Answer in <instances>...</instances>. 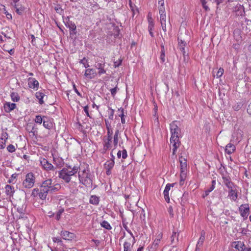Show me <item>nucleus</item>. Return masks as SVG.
Wrapping results in <instances>:
<instances>
[{
  "label": "nucleus",
  "instance_id": "nucleus-1",
  "mask_svg": "<svg viewBox=\"0 0 251 251\" xmlns=\"http://www.w3.org/2000/svg\"><path fill=\"white\" fill-rule=\"evenodd\" d=\"M176 121H174L170 125L171 132L170 142L173 147V155H176L177 149L180 145L179 138L181 137L180 129L176 125Z\"/></svg>",
  "mask_w": 251,
  "mask_h": 251
},
{
  "label": "nucleus",
  "instance_id": "nucleus-2",
  "mask_svg": "<svg viewBox=\"0 0 251 251\" xmlns=\"http://www.w3.org/2000/svg\"><path fill=\"white\" fill-rule=\"evenodd\" d=\"M66 167L58 172V177L62 179L66 183H68L71 180V176L78 171V167L74 166L72 168L71 166L69 165H66Z\"/></svg>",
  "mask_w": 251,
  "mask_h": 251
},
{
  "label": "nucleus",
  "instance_id": "nucleus-3",
  "mask_svg": "<svg viewBox=\"0 0 251 251\" xmlns=\"http://www.w3.org/2000/svg\"><path fill=\"white\" fill-rule=\"evenodd\" d=\"M78 178L80 183L87 187H92L93 176L91 174L88 167L81 172H79Z\"/></svg>",
  "mask_w": 251,
  "mask_h": 251
},
{
  "label": "nucleus",
  "instance_id": "nucleus-4",
  "mask_svg": "<svg viewBox=\"0 0 251 251\" xmlns=\"http://www.w3.org/2000/svg\"><path fill=\"white\" fill-rule=\"evenodd\" d=\"M35 182V176L32 173H29L25 175L22 185L25 188H32Z\"/></svg>",
  "mask_w": 251,
  "mask_h": 251
},
{
  "label": "nucleus",
  "instance_id": "nucleus-5",
  "mask_svg": "<svg viewBox=\"0 0 251 251\" xmlns=\"http://www.w3.org/2000/svg\"><path fill=\"white\" fill-rule=\"evenodd\" d=\"M239 211L244 220L247 219L250 213V206L248 204H242L239 207Z\"/></svg>",
  "mask_w": 251,
  "mask_h": 251
},
{
  "label": "nucleus",
  "instance_id": "nucleus-6",
  "mask_svg": "<svg viewBox=\"0 0 251 251\" xmlns=\"http://www.w3.org/2000/svg\"><path fill=\"white\" fill-rule=\"evenodd\" d=\"M65 25L69 28L70 33L71 37L73 38H75L74 36L76 34V26L75 24L68 19V20L65 23Z\"/></svg>",
  "mask_w": 251,
  "mask_h": 251
},
{
  "label": "nucleus",
  "instance_id": "nucleus-7",
  "mask_svg": "<svg viewBox=\"0 0 251 251\" xmlns=\"http://www.w3.org/2000/svg\"><path fill=\"white\" fill-rule=\"evenodd\" d=\"M148 22L149 23L148 30L150 35L153 37L152 30L154 26V19L152 17V14L151 12H149L148 15Z\"/></svg>",
  "mask_w": 251,
  "mask_h": 251
},
{
  "label": "nucleus",
  "instance_id": "nucleus-8",
  "mask_svg": "<svg viewBox=\"0 0 251 251\" xmlns=\"http://www.w3.org/2000/svg\"><path fill=\"white\" fill-rule=\"evenodd\" d=\"M40 164L43 168L46 171L54 170L55 168L54 166L45 158H43L40 160Z\"/></svg>",
  "mask_w": 251,
  "mask_h": 251
},
{
  "label": "nucleus",
  "instance_id": "nucleus-9",
  "mask_svg": "<svg viewBox=\"0 0 251 251\" xmlns=\"http://www.w3.org/2000/svg\"><path fill=\"white\" fill-rule=\"evenodd\" d=\"M60 235L62 238L66 240H72L75 237L74 233L66 230L61 231Z\"/></svg>",
  "mask_w": 251,
  "mask_h": 251
},
{
  "label": "nucleus",
  "instance_id": "nucleus-10",
  "mask_svg": "<svg viewBox=\"0 0 251 251\" xmlns=\"http://www.w3.org/2000/svg\"><path fill=\"white\" fill-rule=\"evenodd\" d=\"M28 85L29 88L37 90L39 88V83L35 78L29 77L28 79Z\"/></svg>",
  "mask_w": 251,
  "mask_h": 251
},
{
  "label": "nucleus",
  "instance_id": "nucleus-11",
  "mask_svg": "<svg viewBox=\"0 0 251 251\" xmlns=\"http://www.w3.org/2000/svg\"><path fill=\"white\" fill-rule=\"evenodd\" d=\"M39 189V198L41 200H45L48 194L49 193V189L47 187H45L41 185Z\"/></svg>",
  "mask_w": 251,
  "mask_h": 251
},
{
  "label": "nucleus",
  "instance_id": "nucleus-12",
  "mask_svg": "<svg viewBox=\"0 0 251 251\" xmlns=\"http://www.w3.org/2000/svg\"><path fill=\"white\" fill-rule=\"evenodd\" d=\"M112 137L109 136H104L103 139V149L105 151L107 150L111 147V141Z\"/></svg>",
  "mask_w": 251,
  "mask_h": 251
},
{
  "label": "nucleus",
  "instance_id": "nucleus-13",
  "mask_svg": "<svg viewBox=\"0 0 251 251\" xmlns=\"http://www.w3.org/2000/svg\"><path fill=\"white\" fill-rule=\"evenodd\" d=\"M95 67L99 70L98 74L99 75H101L106 73V70L104 69V62L102 61L101 62H96Z\"/></svg>",
  "mask_w": 251,
  "mask_h": 251
},
{
  "label": "nucleus",
  "instance_id": "nucleus-14",
  "mask_svg": "<svg viewBox=\"0 0 251 251\" xmlns=\"http://www.w3.org/2000/svg\"><path fill=\"white\" fill-rule=\"evenodd\" d=\"M180 165V173H182V177H185V173H186L187 162L185 158H181L179 159Z\"/></svg>",
  "mask_w": 251,
  "mask_h": 251
},
{
  "label": "nucleus",
  "instance_id": "nucleus-15",
  "mask_svg": "<svg viewBox=\"0 0 251 251\" xmlns=\"http://www.w3.org/2000/svg\"><path fill=\"white\" fill-rule=\"evenodd\" d=\"M84 75L87 78L92 79L96 76L97 73L94 69H87L85 70Z\"/></svg>",
  "mask_w": 251,
  "mask_h": 251
},
{
  "label": "nucleus",
  "instance_id": "nucleus-16",
  "mask_svg": "<svg viewBox=\"0 0 251 251\" xmlns=\"http://www.w3.org/2000/svg\"><path fill=\"white\" fill-rule=\"evenodd\" d=\"M222 179L223 183L227 188L231 187V185H232L233 183L231 181V178L229 175L227 174L223 175Z\"/></svg>",
  "mask_w": 251,
  "mask_h": 251
},
{
  "label": "nucleus",
  "instance_id": "nucleus-17",
  "mask_svg": "<svg viewBox=\"0 0 251 251\" xmlns=\"http://www.w3.org/2000/svg\"><path fill=\"white\" fill-rule=\"evenodd\" d=\"M3 107L4 111L7 113H9L16 108V104L14 103L6 102L4 103Z\"/></svg>",
  "mask_w": 251,
  "mask_h": 251
},
{
  "label": "nucleus",
  "instance_id": "nucleus-18",
  "mask_svg": "<svg viewBox=\"0 0 251 251\" xmlns=\"http://www.w3.org/2000/svg\"><path fill=\"white\" fill-rule=\"evenodd\" d=\"M236 150V147L234 145L231 143L227 144L225 149V152L228 154H231L233 153Z\"/></svg>",
  "mask_w": 251,
  "mask_h": 251
},
{
  "label": "nucleus",
  "instance_id": "nucleus-19",
  "mask_svg": "<svg viewBox=\"0 0 251 251\" xmlns=\"http://www.w3.org/2000/svg\"><path fill=\"white\" fill-rule=\"evenodd\" d=\"M233 11L237 16H242L244 12V7L239 4H237L233 8Z\"/></svg>",
  "mask_w": 251,
  "mask_h": 251
},
{
  "label": "nucleus",
  "instance_id": "nucleus-20",
  "mask_svg": "<svg viewBox=\"0 0 251 251\" xmlns=\"http://www.w3.org/2000/svg\"><path fill=\"white\" fill-rule=\"evenodd\" d=\"M53 163L58 168H61L63 166L64 162V160L61 157H54L53 158Z\"/></svg>",
  "mask_w": 251,
  "mask_h": 251
},
{
  "label": "nucleus",
  "instance_id": "nucleus-21",
  "mask_svg": "<svg viewBox=\"0 0 251 251\" xmlns=\"http://www.w3.org/2000/svg\"><path fill=\"white\" fill-rule=\"evenodd\" d=\"M5 189L6 194L7 196H9L10 197L13 196L15 192L14 188L13 186L7 184L5 187Z\"/></svg>",
  "mask_w": 251,
  "mask_h": 251
},
{
  "label": "nucleus",
  "instance_id": "nucleus-22",
  "mask_svg": "<svg viewBox=\"0 0 251 251\" xmlns=\"http://www.w3.org/2000/svg\"><path fill=\"white\" fill-rule=\"evenodd\" d=\"M216 185V181L215 180H213L211 182V186L208 189H207L205 192L202 195V197L203 198L207 197L210 192H212L215 188Z\"/></svg>",
  "mask_w": 251,
  "mask_h": 251
},
{
  "label": "nucleus",
  "instance_id": "nucleus-23",
  "mask_svg": "<svg viewBox=\"0 0 251 251\" xmlns=\"http://www.w3.org/2000/svg\"><path fill=\"white\" fill-rule=\"evenodd\" d=\"M43 123V126L48 129L51 128L53 126L52 123L47 117H44Z\"/></svg>",
  "mask_w": 251,
  "mask_h": 251
},
{
  "label": "nucleus",
  "instance_id": "nucleus-24",
  "mask_svg": "<svg viewBox=\"0 0 251 251\" xmlns=\"http://www.w3.org/2000/svg\"><path fill=\"white\" fill-rule=\"evenodd\" d=\"M45 96V94L41 91L37 92L35 93V97L39 100V103L40 104H43L44 103L43 98Z\"/></svg>",
  "mask_w": 251,
  "mask_h": 251
},
{
  "label": "nucleus",
  "instance_id": "nucleus-25",
  "mask_svg": "<svg viewBox=\"0 0 251 251\" xmlns=\"http://www.w3.org/2000/svg\"><path fill=\"white\" fill-rule=\"evenodd\" d=\"M228 196L230 198V199L233 201H235L238 197L237 191L236 189L235 190H231V191H228Z\"/></svg>",
  "mask_w": 251,
  "mask_h": 251
},
{
  "label": "nucleus",
  "instance_id": "nucleus-26",
  "mask_svg": "<svg viewBox=\"0 0 251 251\" xmlns=\"http://www.w3.org/2000/svg\"><path fill=\"white\" fill-rule=\"evenodd\" d=\"M61 188V186L58 183H56L55 184L52 185L50 186L49 189V193H53L56 192H57L59 191Z\"/></svg>",
  "mask_w": 251,
  "mask_h": 251
},
{
  "label": "nucleus",
  "instance_id": "nucleus-27",
  "mask_svg": "<svg viewBox=\"0 0 251 251\" xmlns=\"http://www.w3.org/2000/svg\"><path fill=\"white\" fill-rule=\"evenodd\" d=\"M99 197L96 196V195H92L90 197L89 202L91 204L97 205L99 204Z\"/></svg>",
  "mask_w": 251,
  "mask_h": 251
},
{
  "label": "nucleus",
  "instance_id": "nucleus-28",
  "mask_svg": "<svg viewBox=\"0 0 251 251\" xmlns=\"http://www.w3.org/2000/svg\"><path fill=\"white\" fill-rule=\"evenodd\" d=\"M119 134V130L118 129H117L115 132V134L114 135L113 137V144L114 146V149L116 148L118 145V141H119V138L118 136Z\"/></svg>",
  "mask_w": 251,
  "mask_h": 251
},
{
  "label": "nucleus",
  "instance_id": "nucleus-29",
  "mask_svg": "<svg viewBox=\"0 0 251 251\" xmlns=\"http://www.w3.org/2000/svg\"><path fill=\"white\" fill-rule=\"evenodd\" d=\"M115 162L113 160H109L104 164L105 169H112L114 166Z\"/></svg>",
  "mask_w": 251,
  "mask_h": 251
},
{
  "label": "nucleus",
  "instance_id": "nucleus-30",
  "mask_svg": "<svg viewBox=\"0 0 251 251\" xmlns=\"http://www.w3.org/2000/svg\"><path fill=\"white\" fill-rule=\"evenodd\" d=\"M205 235V233L204 232H202L201 233V236L200 237V238L198 241L197 244L196 250H197L199 247H200L202 245L203 241L205 239V235Z\"/></svg>",
  "mask_w": 251,
  "mask_h": 251
},
{
  "label": "nucleus",
  "instance_id": "nucleus-31",
  "mask_svg": "<svg viewBox=\"0 0 251 251\" xmlns=\"http://www.w3.org/2000/svg\"><path fill=\"white\" fill-rule=\"evenodd\" d=\"M160 23L162 29L164 31L166 30V14H161L160 15Z\"/></svg>",
  "mask_w": 251,
  "mask_h": 251
},
{
  "label": "nucleus",
  "instance_id": "nucleus-32",
  "mask_svg": "<svg viewBox=\"0 0 251 251\" xmlns=\"http://www.w3.org/2000/svg\"><path fill=\"white\" fill-rule=\"evenodd\" d=\"M241 246H244V242L240 241L233 242V246L236 249L238 250V251H240V250L241 248Z\"/></svg>",
  "mask_w": 251,
  "mask_h": 251
},
{
  "label": "nucleus",
  "instance_id": "nucleus-33",
  "mask_svg": "<svg viewBox=\"0 0 251 251\" xmlns=\"http://www.w3.org/2000/svg\"><path fill=\"white\" fill-rule=\"evenodd\" d=\"M118 111L120 112V114L119 115V117L121 118V122L123 124L126 123V120L125 119V115L124 114V109L123 108H121L118 109Z\"/></svg>",
  "mask_w": 251,
  "mask_h": 251
},
{
  "label": "nucleus",
  "instance_id": "nucleus-34",
  "mask_svg": "<svg viewBox=\"0 0 251 251\" xmlns=\"http://www.w3.org/2000/svg\"><path fill=\"white\" fill-rule=\"evenodd\" d=\"M158 3V4H161L160 7L159 8L160 15H161V14H165V10L164 7L163 6L164 0H159Z\"/></svg>",
  "mask_w": 251,
  "mask_h": 251
},
{
  "label": "nucleus",
  "instance_id": "nucleus-35",
  "mask_svg": "<svg viewBox=\"0 0 251 251\" xmlns=\"http://www.w3.org/2000/svg\"><path fill=\"white\" fill-rule=\"evenodd\" d=\"M52 179H48L45 181H44L42 183V185L45 187H47L48 189L50 188V186L52 184Z\"/></svg>",
  "mask_w": 251,
  "mask_h": 251
},
{
  "label": "nucleus",
  "instance_id": "nucleus-36",
  "mask_svg": "<svg viewBox=\"0 0 251 251\" xmlns=\"http://www.w3.org/2000/svg\"><path fill=\"white\" fill-rule=\"evenodd\" d=\"M11 100L14 102H17L20 100V97L16 93L12 92L11 95Z\"/></svg>",
  "mask_w": 251,
  "mask_h": 251
},
{
  "label": "nucleus",
  "instance_id": "nucleus-37",
  "mask_svg": "<svg viewBox=\"0 0 251 251\" xmlns=\"http://www.w3.org/2000/svg\"><path fill=\"white\" fill-rule=\"evenodd\" d=\"M101 226L106 229L110 230L112 228L111 226L106 221H103L100 223Z\"/></svg>",
  "mask_w": 251,
  "mask_h": 251
},
{
  "label": "nucleus",
  "instance_id": "nucleus-38",
  "mask_svg": "<svg viewBox=\"0 0 251 251\" xmlns=\"http://www.w3.org/2000/svg\"><path fill=\"white\" fill-rule=\"evenodd\" d=\"M161 50L160 52V59L162 62H164L165 61V50H164V48L163 45L161 46Z\"/></svg>",
  "mask_w": 251,
  "mask_h": 251
},
{
  "label": "nucleus",
  "instance_id": "nucleus-39",
  "mask_svg": "<svg viewBox=\"0 0 251 251\" xmlns=\"http://www.w3.org/2000/svg\"><path fill=\"white\" fill-rule=\"evenodd\" d=\"M178 237H179V233L174 231L173 232V234L171 236L172 242H174L175 240H176V242L178 241Z\"/></svg>",
  "mask_w": 251,
  "mask_h": 251
},
{
  "label": "nucleus",
  "instance_id": "nucleus-40",
  "mask_svg": "<svg viewBox=\"0 0 251 251\" xmlns=\"http://www.w3.org/2000/svg\"><path fill=\"white\" fill-rule=\"evenodd\" d=\"M140 215V218L141 220H144L145 219V212L143 209L140 208L138 212Z\"/></svg>",
  "mask_w": 251,
  "mask_h": 251
},
{
  "label": "nucleus",
  "instance_id": "nucleus-41",
  "mask_svg": "<svg viewBox=\"0 0 251 251\" xmlns=\"http://www.w3.org/2000/svg\"><path fill=\"white\" fill-rule=\"evenodd\" d=\"M108 118L110 120H112L113 119L114 110L110 107H108Z\"/></svg>",
  "mask_w": 251,
  "mask_h": 251
},
{
  "label": "nucleus",
  "instance_id": "nucleus-42",
  "mask_svg": "<svg viewBox=\"0 0 251 251\" xmlns=\"http://www.w3.org/2000/svg\"><path fill=\"white\" fill-rule=\"evenodd\" d=\"M79 63L80 64H82L85 68H87L89 67V65L88 63V60L85 57H84L82 59L80 60L79 61Z\"/></svg>",
  "mask_w": 251,
  "mask_h": 251
},
{
  "label": "nucleus",
  "instance_id": "nucleus-43",
  "mask_svg": "<svg viewBox=\"0 0 251 251\" xmlns=\"http://www.w3.org/2000/svg\"><path fill=\"white\" fill-rule=\"evenodd\" d=\"M52 241L54 243H57L61 246H64L62 241L59 238L54 237L52 238Z\"/></svg>",
  "mask_w": 251,
  "mask_h": 251
},
{
  "label": "nucleus",
  "instance_id": "nucleus-44",
  "mask_svg": "<svg viewBox=\"0 0 251 251\" xmlns=\"http://www.w3.org/2000/svg\"><path fill=\"white\" fill-rule=\"evenodd\" d=\"M130 246L131 244L130 242H125L124 244V251H130Z\"/></svg>",
  "mask_w": 251,
  "mask_h": 251
},
{
  "label": "nucleus",
  "instance_id": "nucleus-45",
  "mask_svg": "<svg viewBox=\"0 0 251 251\" xmlns=\"http://www.w3.org/2000/svg\"><path fill=\"white\" fill-rule=\"evenodd\" d=\"M186 45L184 44H178V47L180 50L183 53L184 57L186 55V52L185 50V47Z\"/></svg>",
  "mask_w": 251,
  "mask_h": 251
},
{
  "label": "nucleus",
  "instance_id": "nucleus-46",
  "mask_svg": "<svg viewBox=\"0 0 251 251\" xmlns=\"http://www.w3.org/2000/svg\"><path fill=\"white\" fill-rule=\"evenodd\" d=\"M39 189L38 188H34L32 192L31 196L33 197H36L38 195L39 196Z\"/></svg>",
  "mask_w": 251,
  "mask_h": 251
},
{
  "label": "nucleus",
  "instance_id": "nucleus-47",
  "mask_svg": "<svg viewBox=\"0 0 251 251\" xmlns=\"http://www.w3.org/2000/svg\"><path fill=\"white\" fill-rule=\"evenodd\" d=\"M14 8L16 9V12L19 15H21L24 11V9L22 7L18 8L17 4H14Z\"/></svg>",
  "mask_w": 251,
  "mask_h": 251
},
{
  "label": "nucleus",
  "instance_id": "nucleus-48",
  "mask_svg": "<svg viewBox=\"0 0 251 251\" xmlns=\"http://www.w3.org/2000/svg\"><path fill=\"white\" fill-rule=\"evenodd\" d=\"M35 122L39 124H41L42 122H43V118H42L41 116L40 115H37L36 116L35 119Z\"/></svg>",
  "mask_w": 251,
  "mask_h": 251
},
{
  "label": "nucleus",
  "instance_id": "nucleus-49",
  "mask_svg": "<svg viewBox=\"0 0 251 251\" xmlns=\"http://www.w3.org/2000/svg\"><path fill=\"white\" fill-rule=\"evenodd\" d=\"M164 197L165 201L169 203L170 202V198L169 196V191L164 190L163 192Z\"/></svg>",
  "mask_w": 251,
  "mask_h": 251
},
{
  "label": "nucleus",
  "instance_id": "nucleus-50",
  "mask_svg": "<svg viewBox=\"0 0 251 251\" xmlns=\"http://www.w3.org/2000/svg\"><path fill=\"white\" fill-rule=\"evenodd\" d=\"M224 73V69L222 68H220L218 72H217V74L215 75V76L217 77V78H219L221 76H222V75H223Z\"/></svg>",
  "mask_w": 251,
  "mask_h": 251
},
{
  "label": "nucleus",
  "instance_id": "nucleus-51",
  "mask_svg": "<svg viewBox=\"0 0 251 251\" xmlns=\"http://www.w3.org/2000/svg\"><path fill=\"white\" fill-rule=\"evenodd\" d=\"M64 211V209H60L59 210V211L57 212L56 216H55V219L57 220V221H59L60 219V216L61 215V214L63 213V212Z\"/></svg>",
  "mask_w": 251,
  "mask_h": 251
},
{
  "label": "nucleus",
  "instance_id": "nucleus-52",
  "mask_svg": "<svg viewBox=\"0 0 251 251\" xmlns=\"http://www.w3.org/2000/svg\"><path fill=\"white\" fill-rule=\"evenodd\" d=\"M200 1L202 4L203 8L206 10L208 11L209 10L208 6L206 5V1L205 0H200Z\"/></svg>",
  "mask_w": 251,
  "mask_h": 251
},
{
  "label": "nucleus",
  "instance_id": "nucleus-53",
  "mask_svg": "<svg viewBox=\"0 0 251 251\" xmlns=\"http://www.w3.org/2000/svg\"><path fill=\"white\" fill-rule=\"evenodd\" d=\"M157 243L154 242L153 244L149 247V251H156Z\"/></svg>",
  "mask_w": 251,
  "mask_h": 251
},
{
  "label": "nucleus",
  "instance_id": "nucleus-54",
  "mask_svg": "<svg viewBox=\"0 0 251 251\" xmlns=\"http://www.w3.org/2000/svg\"><path fill=\"white\" fill-rule=\"evenodd\" d=\"M54 10L58 13L61 14L63 12V10L62 9L60 5H57L54 7Z\"/></svg>",
  "mask_w": 251,
  "mask_h": 251
},
{
  "label": "nucleus",
  "instance_id": "nucleus-55",
  "mask_svg": "<svg viewBox=\"0 0 251 251\" xmlns=\"http://www.w3.org/2000/svg\"><path fill=\"white\" fill-rule=\"evenodd\" d=\"M7 150L9 152H13L15 151V148L13 145L10 144L7 146Z\"/></svg>",
  "mask_w": 251,
  "mask_h": 251
},
{
  "label": "nucleus",
  "instance_id": "nucleus-56",
  "mask_svg": "<svg viewBox=\"0 0 251 251\" xmlns=\"http://www.w3.org/2000/svg\"><path fill=\"white\" fill-rule=\"evenodd\" d=\"M180 179L179 183H180V185H182L184 184V181L186 177V173H185V177H182V173H180Z\"/></svg>",
  "mask_w": 251,
  "mask_h": 251
},
{
  "label": "nucleus",
  "instance_id": "nucleus-57",
  "mask_svg": "<svg viewBox=\"0 0 251 251\" xmlns=\"http://www.w3.org/2000/svg\"><path fill=\"white\" fill-rule=\"evenodd\" d=\"M8 139V133L6 132H2L1 134V137L0 138V139L2 141H6V140Z\"/></svg>",
  "mask_w": 251,
  "mask_h": 251
},
{
  "label": "nucleus",
  "instance_id": "nucleus-58",
  "mask_svg": "<svg viewBox=\"0 0 251 251\" xmlns=\"http://www.w3.org/2000/svg\"><path fill=\"white\" fill-rule=\"evenodd\" d=\"M117 89H118V88H117V86H116L115 87L112 88L110 90V91L111 92V95L113 97L115 96V95L117 93Z\"/></svg>",
  "mask_w": 251,
  "mask_h": 251
},
{
  "label": "nucleus",
  "instance_id": "nucleus-59",
  "mask_svg": "<svg viewBox=\"0 0 251 251\" xmlns=\"http://www.w3.org/2000/svg\"><path fill=\"white\" fill-rule=\"evenodd\" d=\"M106 129L107 130V136H109L112 137L113 131H112V128L110 127V128H106Z\"/></svg>",
  "mask_w": 251,
  "mask_h": 251
},
{
  "label": "nucleus",
  "instance_id": "nucleus-60",
  "mask_svg": "<svg viewBox=\"0 0 251 251\" xmlns=\"http://www.w3.org/2000/svg\"><path fill=\"white\" fill-rule=\"evenodd\" d=\"M127 156V151L126 149H123L122 151V158L126 159Z\"/></svg>",
  "mask_w": 251,
  "mask_h": 251
},
{
  "label": "nucleus",
  "instance_id": "nucleus-61",
  "mask_svg": "<svg viewBox=\"0 0 251 251\" xmlns=\"http://www.w3.org/2000/svg\"><path fill=\"white\" fill-rule=\"evenodd\" d=\"M84 111L88 117H90L89 113V107L87 105L84 107Z\"/></svg>",
  "mask_w": 251,
  "mask_h": 251
},
{
  "label": "nucleus",
  "instance_id": "nucleus-62",
  "mask_svg": "<svg viewBox=\"0 0 251 251\" xmlns=\"http://www.w3.org/2000/svg\"><path fill=\"white\" fill-rule=\"evenodd\" d=\"M152 102H153L154 106V115L155 116L157 113V105L155 102V99L154 98H153Z\"/></svg>",
  "mask_w": 251,
  "mask_h": 251
},
{
  "label": "nucleus",
  "instance_id": "nucleus-63",
  "mask_svg": "<svg viewBox=\"0 0 251 251\" xmlns=\"http://www.w3.org/2000/svg\"><path fill=\"white\" fill-rule=\"evenodd\" d=\"M105 123L106 128L111 127V123L107 120H105Z\"/></svg>",
  "mask_w": 251,
  "mask_h": 251
},
{
  "label": "nucleus",
  "instance_id": "nucleus-64",
  "mask_svg": "<svg viewBox=\"0 0 251 251\" xmlns=\"http://www.w3.org/2000/svg\"><path fill=\"white\" fill-rule=\"evenodd\" d=\"M5 142L6 141H0V149H3L5 148Z\"/></svg>",
  "mask_w": 251,
  "mask_h": 251
}]
</instances>
